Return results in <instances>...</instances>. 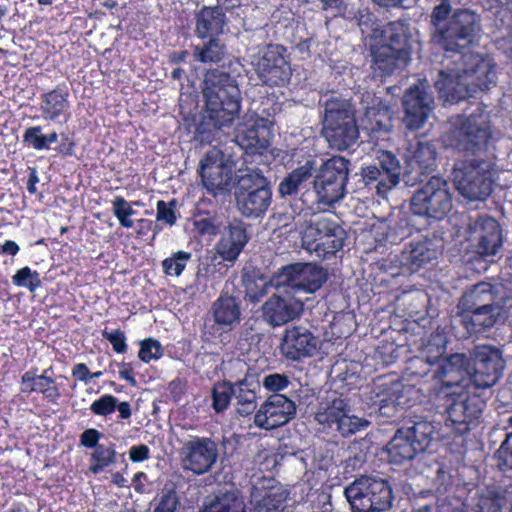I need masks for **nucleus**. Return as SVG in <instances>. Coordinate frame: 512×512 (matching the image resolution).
Instances as JSON below:
<instances>
[{
	"label": "nucleus",
	"instance_id": "f257e3e1",
	"mask_svg": "<svg viewBox=\"0 0 512 512\" xmlns=\"http://www.w3.org/2000/svg\"><path fill=\"white\" fill-rule=\"evenodd\" d=\"M431 41L445 53L459 54L461 62L455 68L441 70L435 81L439 98L454 104L486 91L495 84L496 71L484 56L467 52L479 44L481 17L467 8L452 10L450 0H440L430 14Z\"/></svg>",
	"mask_w": 512,
	"mask_h": 512
},
{
	"label": "nucleus",
	"instance_id": "f03ea898",
	"mask_svg": "<svg viewBox=\"0 0 512 512\" xmlns=\"http://www.w3.org/2000/svg\"><path fill=\"white\" fill-rule=\"evenodd\" d=\"M465 357L450 354L442 363H433L420 354L409 359L406 373L409 377L432 382L430 398L440 413L447 414L446 422L455 434L464 436L479 424L484 402L477 395L458 391L465 373Z\"/></svg>",
	"mask_w": 512,
	"mask_h": 512
},
{
	"label": "nucleus",
	"instance_id": "7ed1b4c3",
	"mask_svg": "<svg viewBox=\"0 0 512 512\" xmlns=\"http://www.w3.org/2000/svg\"><path fill=\"white\" fill-rule=\"evenodd\" d=\"M371 69L376 77H386L405 67L411 60V46L406 24L390 21L373 29L370 45Z\"/></svg>",
	"mask_w": 512,
	"mask_h": 512
},
{
	"label": "nucleus",
	"instance_id": "20e7f679",
	"mask_svg": "<svg viewBox=\"0 0 512 512\" xmlns=\"http://www.w3.org/2000/svg\"><path fill=\"white\" fill-rule=\"evenodd\" d=\"M206 111L218 129L230 125L241 109V92L236 80L219 69L209 70L205 78Z\"/></svg>",
	"mask_w": 512,
	"mask_h": 512
},
{
	"label": "nucleus",
	"instance_id": "39448f33",
	"mask_svg": "<svg viewBox=\"0 0 512 512\" xmlns=\"http://www.w3.org/2000/svg\"><path fill=\"white\" fill-rule=\"evenodd\" d=\"M321 134L331 149L345 151L358 137L356 109L351 99L331 96L324 104Z\"/></svg>",
	"mask_w": 512,
	"mask_h": 512
},
{
	"label": "nucleus",
	"instance_id": "423d86ee",
	"mask_svg": "<svg viewBox=\"0 0 512 512\" xmlns=\"http://www.w3.org/2000/svg\"><path fill=\"white\" fill-rule=\"evenodd\" d=\"M458 354L465 357V373L458 391L470 395L465 391L470 384L478 389H486L494 386L503 375L506 362L502 350L496 346L479 344L474 346L469 355Z\"/></svg>",
	"mask_w": 512,
	"mask_h": 512
},
{
	"label": "nucleus",
	"instance_id": "0eeeda50",
	"mask_svg": "<svg viewBox=\"0 0 512 512\" xmlns=\"http://www.w3.org/2000/svg\"><path fill=\"white\" fill-rule=\"evenodd\" d=\"M347 239L348 233L343 226L326 216L306 221L301 232L302 247L322 261L335 258Z\"/></svg>",
	"mask_w": 512,
	"mask_h": 512
},
{
	"label": "nucleus",
	"instance_id": "6e6552de",
	"mask_svg": "<svg viewBox=\"0 0 512 512\" xmlns=\"http://www.w3.org/2000/svg\"><path fill=\"white\" fill-rule=\"evenodd\" d=\"M450 123L448 140L455 150L475 155L487 148L491 131L484 108L480 105L468 116L453 117Z\"/></svg>",
	"mask_w": 512,
	"mask_h": 512
},
{
	"label": "nucleus",
	"instance_id": "1a4fd4ad",
	"mask_svg": "<svg viewBox=\"0 0 512 512\" xmlns=\"http://www.w3.org/2000/svg\"><path fill=\"white\" fill-rule=\"evenodd\" d=\"M352 512H385L392 507L394 495L389 481L361 476L344 490Z\"/></svg>",
	"mask_w": 512,
	"mask_h": 512
},
{
	"label": "nucleus",
	"instance_id": "9d476101",
	"mask_svg": "<svg viewBox=\"0 0 512 512\" xmlns=\"http://www.w3.org/2000/svg\"><path fill=\"white\" fill-rule=\"evenodd\" d=\"M452 207L450 184L440 176H432L420 183L410 199V210L414 215L437 221L443 220Z\"/></svg>",
	"mask_w": 512,
	"mask_h": 512
},
{
	"label": "nucleus",
	"instance_id": "9b49d317",
	"mask_svg": "<svg viewBox=\"0 0 512 512\" xmlns=\"http://www.w3.org/2000/svg\"><path fill=\"white\" fill-rule=\"evenodd\" d=\"M234 196L236 207L243 216L263 217L272 203L270 181L260 170H248L238 177Z\"/></svg>",
	"mask_w": 512,
	"mask_h": 512
},
{
	"label": "nucleus",
	"instance_id": "f8f14e48",
	"mask_svg": "<svg viewBox=\"0 0 512 512\" xmlns=\"http://www.w3.org/2000/svg\"><path fill=\"white\" fill-rule=\"evenodd\" d=\"M349 166L350 162L346 158L333 156L316 168L313 188L319 204L330 207L345 196Z\"/></svg>",
	"mask_w": 512,
	"mask_h": 512
},
{
	"label": "nucleus",
	"instance_id": "ddd939ff",
	"mask_svg": "<svg viewBox=\"0 0 512 512\" xmlns=\"http://www.w3.org/2000/svg\"><path fill=\"white\" fill-rule=\"evenodd\" d=\"M461 172L462 175L457 181L459 193L469 201L487 200L498 177L496 162L478 158L466 160Z\"/></svg>",
	"mask_w": 512,
	"mask_h": 512
},
{
	"label": "nucleus",
	"instance_id": "4468645a",
	"mask_svg": "<svg viewBox=\"0 0 512 512\" xmlns=\"http://www.w3.org/2000/svg\"><path fill=\"white\" fill-rule=\"evenodd\" d=\"M286 48L280 44H268L258 53L254 69L263 84L270 87L285 86L292 76Z\"/></svg>",
	"mask_w": 512,
	"mask_h": 512
},
{
	"label": "nucleus",
	"instance_id": "2eb2a0df",
	"mask_svg": "<svg viewBox=\"0 0 512 512\" xmlns=\"http://www.w3.org/2000/svg\"><path fill=\"white\" fill-rule=\"evenodd\" d=\"M351 406L348 399L335 397L322 402L315 413V420L327 428H335L346 437L360 431L368 422L350 415Z\"/></svg>",
	"mask_w": 512,
	"mask_h": 512
},
{
	"label": "nucleus",
	"instance_id": "dca6fc26",
	"mask_svg": "<svg viewBox=\"0 0 512 512\" xmlns=\"http://www.w3.org/2000/svg\"><path fill=\"white\" fill-rule=\"evenodd\" d=\"M401 169L398 158L392 152L384 151L378 157V165L361 168V176L366 187L384 197L399 184Z\"/></svg>",
	"mask_w": 512,
	"mask_h": 512
},
{
	"label": "nucleus",
	"instance_id": "f3484780",
	"mask_svg": "<svg viewBox=\"0 0 512 512\" xmlns=\"http://www.w3.org/2000/svg\"><path fill=\"white\" fill-rule=\"evenodd\" d=\"M327 280V271L312 263H293L282 267L276 275L277 286L314 293Z\"/></svg>",
	"mask_w": 512,
	"mask_h": 512
},
{
	"label": "nucleus",
	"instance_id": "a211bd4d",
	"mask_svg": "<svg viewBox=\"0 0 512 512\" xmlns=\"http://www.w3.org/2000/svg\"><path fill=\"white\" fill-rule=\"evenodd\" d=\"M198 173L207 193L212 196L225 195L230 191L232 168L224 162L219 152H207L200 160Z\"/></svg>",
	"mask_w": 512,
	"mask_h": 512
},
{
	"label": "nucleus",
	"instance_id": "6ab92c4d",
	"mask_svg": "<svg viewBox=\"0 0 512 512\" xmlns=\"http://www.w3.org/2000/svg\"><path fill=\"white\" fill-rule=\"evenodd\" d=\"M297 411L296 403L284 394H272L260 405L254 415L257 427L272 430L291 421Z\"/></svg>",
	"mask_w": 512,
	"mask_h": 512
},
{
	"label": "nucleus",
	"instance_id": "aec40b11",
	"mask_svg": "<svg viewBox=\"0 0 512 512\" xmlns=\"http://www.w3.org/2000/svg\"><path fill=\"white\" fill-rule=\"evenodd\" d=\"M475 253L482 258L495 256L503 245L502 228L491 216L479 215L470 225Z\"/></svg>",
	"mask_w": 512,
	"mask_h": 512
},
{
	"label": "nucleus",
	"instance_id": "412c9836",
	"mask_svg": "<svg viewBox=\"0 0 512 512\" xmlns=\"http://www.w3.org/2000/svg\"><path fill=\"white\" fill-rule=\"evenodd\" d=\"M267 120L256 115L245 116L235 130V141L245 151L262 153L270 145V129Z\"/></svg>",
	"mask_w": 512,
	"mask_h": 512
},
{
	"label": "nucleus",
	"instance_id": "4be33fe9",
	"mask_svg": "<svg viewBox=\"0 0 512 512\" xmlns=\"http://www.w3.org/2000/svg\"><path fill=\"white\" fill-rule=\"evenodd\" d=\"M438 247L435 236L429 233L417 234L401 253V265L410 273H415L437 259Z\"/></svg>",
	"mask_w": 512,
	"mask_h": 512
},
{
	"label": "nucleus",
	"instance_id": "5701e85b",
	"mask_svg": "<svg viewBox=\"0 0 512 512\" xmlns=\"http://www.w3.org/2000/svg\"><path fill=\"white\" fill-rule=\"evenodd\" d=\"M317 338L303 326H292L285 330L280 343V352L288 360L299 361L311 357L317 350Z\"/></svg>",
	"mask_w": 512,
	"mask_h": 512
},
{
	"label": "nucleus",
	"instance_id": "b1692460",
	"mask_svg": "<svg viewBox=\"0 0 512 512\" xmlns=\"http://www.w3.org/2000/svg\"><path fill=\"white\" fill-rule=\"evenodd\" d=\"M499 316L500 311L458 309L455 328L459 329L461 338H479L494 327Z\"/></svg>",
	"mask_w": 512,
	"mask_h": 512
},
{
	"label": "nucleus",
	"instance_id": "393cba45",
	"mask_svg": "<svg viewBox=\"0 0 512 512\" xmlns=\"http://www.w3.org/2000/svg\"><path fill=\"white\" fill-rule=\"evenodd\" d=\"M183 451L185 468L198 475L208 472L218 456L216 445L209 438L196 437L184 444Z\"/></svg>",
	"mask_w": 512,
	"mask_h": 512
},
{
	"label": "nucleus",
	"instance_id": "a878e982",
	"mask_svg": "<svg viewBox=\"0 0 512 512\" xmlns=\"http://www.w3.org/2000/svg\"><path fill=\"white\" fill-rule=\"evenodd\" d=\"M263 316L273 326H282L297 318L303 311V302L290 294H273L264 303Z\"/></svg>",
	"mask_w": 512,
	"mask_h": 512
},
{
	"label": "nucleus",
	"instance_id": "bb28decb",
	"mask_svg": "<svg viewBox=\"0 0 512 512\" xmlns=\"http://www.w3.org/2000/svg\"><path fill=\"white\" fill-rule=\"evenodd\" d=\"M403 383L399 380H392L387 377H379L370 391V401L372 406L377 407L380 414L391 416L390 411H395L397 406L404 402L401 400Z\"/></svg>",
	"mask_w": 512,
	"mask_h": 512
},
{
	"label": "nucleus",
	"instance_id": "cd10ccee",
	"mask_svg": "<svg viewBox=\"0 0 512 512\" xmlns=\"http://www.w3.org/2000/svg\"><path fill=\"white\" fill-rule=\"evenodd\" d=\"M249 241L246 224L240 219H233L223 228L216 244L218 255L228 262H234Z\"/></svg>",
	"mask_w": 512,
	"mask_h": 512
},
{
	"label": "nucleus",
	"instance_id": "c85d7f7f",
	"mask_svg": "<svg viewBox=\"0 0 512 512\" xmlns=\"http://www.w3.org/2000/svg\"><path fill=\"white\" fill-rule=\"evenodd\" d=\"M437 150L432 141L415 139L410 142L406 162L409 174H415L414 181L420 180V176L430 174L436 168Z\"/></svg>",
	"mask_w": 512,
	"mask_h": 512
},
{
	"label": "nucleus",
	"instance_id": "c756f323",
	"mask_svg": "<svg viewBox=\"0 0 512 512\" xmlns=\"http://www.w3.org/2000/svg\"><path fill=\"white\" fill-rule=\"evenodd\" d=\"M431 99L425 90L417 85L410 87L404 94V121L409 129H418L427 120L431 111Z\"/></svg>",
	"mask_w": 512,
	"mask_h": 512
},
{
	"label": "nucleus",
	"instance_id": "7c9ffc66",
	"mask_svg": "<svg viewBox=\"0 0 512 512\" xmlns=\"http://www.w3.org/2000/svg\"><path fill=\"white\" fill-rule=\"evenodd\" d=\"M495 287L488 282H479L466 290L460 297L457 309H478L483 311H500L495 302Z\"/></svg>",
	"mask_w": 512,
	"mask_h": 512
},
{
	"label": "nucleus",
	"instance_id": "2f4dec72",
	"mask_svg": "<svg viewBox=\"0 0 512 512\" xmlns=\"http://www.w3.org/2000/svg\"><path fill=\"white\" fill-rule=\"evenodd\" d=\"M234 387L237 413L242 417L255 414L258 406V393L261 389L259 380L255 376L246 375L234 383Z\"/></svg>",
	"mask_w": 512,
	"mask_h": 512
},
{
	"label": "nucleus",
	"instance_id": "473e14b6",
	"mask_svg": "<svg viewBox=\"0 0 512 512\" xmlns=\"http://www.w3.org/2000/svg\"><path fill=\"white\" fill-rule=\"evenodd\" d=\"M215 324L223 331L233 330L241 320V307L237 299L228 293H222L212 305Z\"/></svg>",
	"mask_w": 512,
	"mask_h": 512
},
{
	"label": "nucleus",
	"instance_id": "72a5a7b5",
	"mask_svg": "<svg viewBox=\"0 0 512 512\" xmlns=\"http://www.w3.org/2000/svg\"><path fill=\"white\" fill-rule=\"evenodd\" d=\"M48 369L37 375V368L26 371L21 377V391L23 393H41L51 403H56L61 393L55 384V379L47 376Z\"/></svg>",
	"mask_w": 512,
	"mask_h": 512
},
{
	"label": "nucleus",
	"instance_id": "f704fd0d",
	"mask_svg": "<svg viewBox=\"0 0 512 512\" xmlns=\"http://www.w3.org/2000/svg\"><path fill=\"white\" fill-rule=\"evenodd\" d=\"M69 89L65 83L41 95L40 110L46 120L55 121L70 108Z\"/></svg>",
	"mask_w": 512,
	"mask_h": 512
},
{
	"label": "nucleus",
	"instance_id": "c9c22d12",
	"mask_svg": "<svg viewBox=\"0 0 512 512\" xmlns=\"http://www.w3.org/2000/svg\"><path fill=\"white\" fill-rule=\"evenodd\" d=\"M225 14L218 6H204L196 14V35L201 38H217L223 33Z\"/></svg>",
	"mask_w": 512,
	"mask_h": 512
},
{
	"label": "nucleus",
	"instance_id": "e433bc0d",
	"mask_svg": "<svg viewBox=\"0 0 512 512\" xmlns=\"http://www.w3.org/2000/svg\"><path fill=\"white\" fill-rule=\"evenodd\" d=\"M316 171V160L308 158L304 164L289 172L279 183L278 193L282 198L296 196L300 186L308 181Z\"/></svg>",
	"mask_w": 512,
	"mask_h": 512
},
{
	"label": "nucleus",
	"instance_id": "4c0bfd02",
	"mask_svg": "<svg viewBox=\"0 0 512 512\" xmlns=\"http://www.w3.org/2000/svg\"><path fill=\"white\" fill-rule=\"evenodd\" d=\"M420 452L423 451L418 449L416 442L406 433L405 426L399 428L387 444L389 461L394 464L412 460Z\"/></svg>",
	"mask_w": 512,
	"mask_h": 512
},
{
	"label": "nucleus",
	"instance_id": "58836bf2",
	"mask_svg": "<svg viewBox=\"0 0 512 512\" xmlns=\"http://www.w3.org/2000/svg\"><path fill=\"white\" fill-rule=\"evenodd\" d=\"M287 491L280 486L263 488L253 495L254 512H282Z\"/></svg>",
	"mask_w": 512,
	"mask_h": 512
},
{
	"label": "nucleus",
	"instance_id": "ea45409f",
	"mask_svg": "<svg viewBox=\"0 0 512 512\" xmlns=\"http://www.w3.org/2000/svg\"><path fill=\"white\" fill-rule=\"evenodd\" d=\"M411 422L412 425L405 427V431L416 442L418 449L424 452L429 448L433 440L439 438L440 434L437 425L422 417Z\"/></svg>",
	"mask_w": 512,
	"mask_h": 512
},
{
	"label": "nucleus",
	"instance_id": "a19ab883",
	"mask_svg": "<svg viewBox=\"0 0 512 512\" xmlns=\"http://www.w3.org/2000/svg\"><path fill=\"white\" fill-rule=\"evenodd\" d=\"M447 349V339L443 333L433 332L425 339L420 348L419 354L429 362L442 363L449 358L444 356Z\"/></svg>",
	"mask_w": 512,
	"mask_h": 512
},
{
	"label": "nucleus",
	"instance_id": "79ce46f5",
	"mask_svg": "<svg viewBox=\"0 0 512 512\" xmlns=\"http://www.w3.org/2000/svg\"><path fill=\"white\" fill-rule=\"evenodd\" d=\"M200 512H246V506L241 496L235 492H225L204 505Z\"/></svg>",
	"mask_w": 512,
	"mask_h": 512
},
{
	"label": "nucleus",
	"instance_id": "37998d69",
	"mask_svg": "<svg viewBox=\"0 0 512 512\" xmlns=\"http://www.w3.org/2000/svg\"><path fill=\"white\" fill-rule=\"evenodd\" d=\"M504 497L495 487L480 489L475 497L473 509L475 512H500Z\"/></svg>",
	"mask_w": 512,
	"mask_h": 512
},
{
	"label": "nucleus",
	"instance_id": "c03bdc74",
	"mask_svg": "<svg viewBox=\"0 0 512 512\" xmlns=\"http://www.w3.org/2000/svg\"><path fill=\"white\" fill-rule=\"evenodd\" d=\"M235 393L234 384L228 380L217 381L211 388V407L215 413H223L231 403Z\"/></svg>",
	"mask_w": 512,
	"mask_h": 512
},
{
	"label": "nucleus",
	"instance_id": "a18cd8bd",
	"mask_svg": "<svg viewBox=\"0 0 512 512\" xmlns=\"http://www.w3.org/2000/svg\"><path fill=\"white\" fill-rule=\"evenodd\" d=\"M91 461L89 470L93 474L102 472L106 467L116 462L115 445L112 443L109 445L100 444L91 454Z\"/></svg>",
	"mask_w": 512,
	"mask_h": 512
},
{
	"label": "nucleus",
	"instance_id": "49530a36",
	"mask_svg": "<svg viewBox=\"0 0 512 512\" xmlns=\"http://www.w3.org/2000/svg\"><path fill=\"white\" fill-rule=\"evenodd\" d=\"M58 140V134L53 131L49 134H42L41 126L28 127L23 134V141L35 150H48L50 144Z\"/></svg>",
	"mask_w": 512,
	"mask_h": 512
},
{
	"label": "nucleus",
	"instance_id": "de8ad7c7",
	"mask_svg": "<svg viewBox=\"0 0 512 512\" xmlns=\"http://www.w3.org/2000/svg\"><path fill=\"white\" fill-rule=\"evenodd\" d=\"M226 47L220 44L217 38H210L202 48L195 46L194 56L197 61L202 63H219L224 59Z\"/></svg>",
	"mask_w": 512,
	"mask_h": 512
},
{
	"label": "nucleus",
	"instance_id": "09e8293b",
	"mask_svg": "<svg viewBox=\"0 0 512 512\" xmlns=\"http://www.w3.org/2000/svg\"><path fill=\"white\" fill-rule=\"evenodd\" d=\"M507 422L512 426V415L508 418ZM493 458L500 471H512V431L506 434L505 439L495 451Z\"/></svg>",
	"mask_w": 512,
	"mask_h": 512
},
{
	"label": "nucleus",
	"instance_id": "8fccbe9b",
	"mask_svg": "<svg viewBox=\"0 0 512 512\" xmlns=\"http://www.w3.org/2000/svg\"><path fill=\"white\" fill-rule=\"evenodd\" d=\"M193 228L200 236H216L219 233L216 215L206 211L198 210L194 214Z\"/></svg>",
	"mask_w": 512,
	"mask_h": 512
},
{
	"label": "nucleus",
	"instance_id": "3c124183",
	"mask_svg": "<svg viewBox=\"0 0 512 512\" xmlns=\"http://www.w3.org/2000/svg\"><path fill=\"white\" fill-rule=\"evenodd\" d=\"M192 254L183 250L172 253L162 262V268L166 275L178 277L186 268Z\"/></svg>",
	"mask_w": 512,
	"mask_h": 512
},
{
	"label": "nucleus",
	"instance_id": "603ef678",
	"mask_svg": "<svg viewBox=\"0 0 512 512\" xmlns=\"http://www.w3.org/2000/svg\"><path fill=\"white\" fill-rule=\"evenodd\" d=\"M12 283L17 287L27 288L35 292L42 284L40 274L29 266L22 267L12 276Z\"/></svg>",
	"mask_w": 512,
	"mask_h": 512
},
{
	"label": "nucleus",
	"instance_id": "864d4df0",
	"mask_svg": "<svg viewBox=\"0 0 512 512\" xmlns=\"http://www.w3.org/2000/svg\"><path fill=\"white\" fill-rule=\"evenodd\" d=\"M111 203L113 214L120 225L126 229L132 228L134 222L131 217L136 213L132 205L123 196H115Z\"/></svg>",
	"mask_w": 512,
	"mask_h": 512
},
{
	"label": "nucleus",
	"instance_id": "5fc2aeb1",
	"mask_svg": "<svg viewBox=\"0 0 512 512\" xmlns=\"http://www.w3.org/2000/svg\"><path fill=\"white\" fill-rule=\"evenodd\" d=\"M164 349L159 340L149 337L140 342L138 351L139 359L144 363H150L162 358Z\"/></svg>",
	"mask_w": 512,
	"mask_h": 512
},
{
	"label": "nucleus",
	"instance_id": "6e6d98bb",
	"mask_svg": "<svg viewBox=\"0 0 512 512\" xmlns=\"http://www.w3.org/2000/svg\"><path fill=\"white\" fill-rule=\"evenodd\" d=\"M179 504L180 500L175 488H167V486H165L153 512H176Z\"/></svg>",
	"mask_w": 512,
	"mask_h": 512
},
{
	"label": "nucleus",
	"instance_id": "4d7b16f0",
	"mask_svg": "<svg viewBox=\"0 0 512 512\" xmlns=\"http://www.w3.org/2000/svg\"><path fill=\"white\" fill-rule=\"evenodd\" d=\"M117 397L112 394H103L90 405L94 415L106 417L116 411Z\"/></svg>",
	"mask_w": 512,
	"mask_h": 512
},
{
	"label": "nucleus",
	"instance_id": "13d9d810",
	"mask_svg": "<svg viewBox=\"0 0 512 512\" xmlns=\"http://www.w3.org/2000/svg\"><path fill=\"white\" fill-rule=\"evenodd\" d=\"M176 200L172 199L169 202L159 200L156 204V219L162 221L169 226H173L177 221L176 215Z\"/></svg>",
	"mask_w": 512,
	"mask_h": 512
},
{
	"label": "nucleus",
	"instance_id": "bf43d9fd",
	"mask_svg": "<svg viewBox=\"0 0 512 512\" xmlns=\"http://www.w3.org/2000/svg\"><path fill=\"white\" fill-rule=\"evenodd\" d=\"M290 384V378L286 374L280 373L268 374L262 381L263 387L273 394H280L279 392L287 389Z\"/></svg>",
	"mask_w": 512,
	"mask_h": 512
},
{
	"label": "nucleus",
	"instance_id": "052dcab7",
	"mask_svg": "<svg viewBox=\"0 0 512 512\" xmlns=\"http://www.w3.org/2000/svg\"><path fill=\"white\" fill-rule=\"evenodd\" d=\"M102 337L110 342L113 350L118 354H124L128 350L127 338L120 328L114 330L104 329L101 332Z\"/></svg>",
	"mask_w": 512,
	"mask_h": 512
},
{
	"label": "nucleus",
	"instance_id": "680f3d73",
	"mask_svg": "<svg viewBox=\"0 0 512 512\" xmlns=\"http://www.w3.org/2000/svg\"><path fill=\"white\" fill-rule=\"evenodd\" d=\"M102 436L103 434L99 430L95 428H88L80 435V445L87 449H95L100 445L99 440Z\"/></svg>",
	"mask_w": 512,
	"mask_h": 512
},
{
	"label": "nucleus",
	"instance_id": "e2e57ef3",
	"mask_svg": "<svg viewBox=\"0 0 512 512\" xmlns=\"http://www.w3.org/2000/svg\"><path fill=\"white\" fill-rule=\"evenodd\" d=\"M161 228L152 220L141 218L137 220V234L139 236H145L149 232H153V238L160 232Z\"/></svg>",
	"mask_w": 512,
	"mask_h": 512
},
{
	"label": "nucleus",
	"instance_id": "0e129e2a",
	"mask_svg": "<svg viewBox=\"0 0 512 512\" xmlns=\"http://www.w3.org/2000/svg\"><path fill=\"white\" fill-rule=\"evenodd\" d=\"M129 457L132 462H143L150 458V449L145 444L134 445L129 450Z\"/></svg>",
	"mask_w": 512,
	"mask_h": 512
},
{
	"label": "nucleus",
	"instance_id": "69168bd1",
	"mask_svg": "<svg viewBox=\"0 0 512 512\" xmlns=\"http://www.w3.org/2000/svg\"><path fill=\"white\" fill-rule=\"evenodd\" d=\"M72 377L81 382L88 383L90 381V370L85 363H77L72 368Z\"/></svg>",
	"mask_w": 512,
	"mask_h": 512
},
{
	"label": "nucleus",
	"instance_id": "338daca9",
	"mask_svg": "<svg viewBox=\"0 0 512 512\" xmlns=\"http://www.w3.org/2000/svg\"><path fill=\"white\" fill-rule=\"evenodd\" d=\"M121 370L119 371V376L121 379L127 381L130 385H136V379L134 376V369L131 363L122 362L120 364Z\"/></svg>",
	"mask_w": 512,
	"mask_h": 512
},
{
	"label": "nucleus",
	"instance_id": "774afa93",
	"mask_svg": "<svg viewBox=\"0 0 512 512\" xmlns=\"http://www.w3.org/2000/svg\"><path fill=\"white\" fill-rule=\"evenodd\" d=\"M20 250L19 245L13 240H6L3 244H0V254L15 256Z\"/></svg>",
	"mask_w": 512,
	"mask_h": 512
}]
</instances>
